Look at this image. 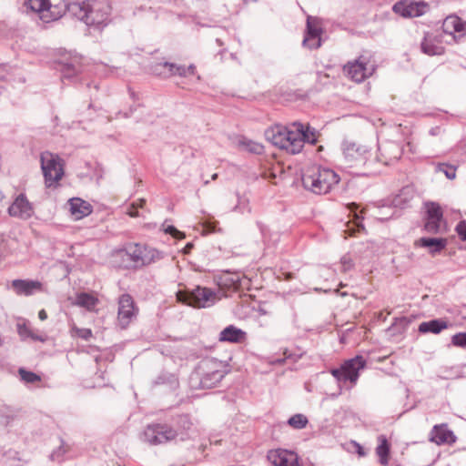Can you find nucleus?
I'll use <instances>...</instances> for the list:
<instances>
[{
	"instance_id": "obj_1",
	"label": "nucleus",
	"mask_w": 466,
	"mask_h": 466,
	"mask_svg": "<svg viewBox=\"0 0 466 466\" xmlns=\"http://www.w3.org/2000/svg\"><path fill=\"white\" fill-rule=\"evenodd\" d=\"M194 437L193 424L187 416L179 418L177 428L165 423L150 424L146 427L141 441L149 445H163L173 441H185Z\"/></svg>"
},
{
	"instance_id": "obj_2",
	"label": "nucleus",
	"mask_w": 466,
	"mask_h": 466,
	"mask_svg": "<svg viewBox=\"0 0 466 466\" xmlns=\"http://www.w3.org/2000/svg\"><path fill=\"white\" fill-rule=\"evenodd\" d=\"M109 0H83L68 5L67 12L87 26L99 27L109 21Z\"/></svg>"
},
{
	"instance_id": "obj_3",
	"label": "nucleus",
	"mask_w": 466,
	"mask_h": 466,
	"mask_svg": "<svg viewBox=\"0 0 466 466\" xmlns=\"http://www.w3.org/2000/svg\"><path fill=\"white\" fill-rule=\"evenodd\" d=\"M267 139L274 146L289 153L298 154L303 148L302 124L293 123L289 127H274L266 131Z\"/></svg>"
},
{
	"instance_id": "obj_4",
	"label": "nucleus",
	"mask_w": 466,
	"mask_h": 466,
	"mask_svg": "<svg viewBox=\"0 0 466 466\" xmlns=\"http://www.w3.org/2000/svg\"><path fill=\"white\" fill-rule=\"evenodd\" d=\"M339 181V175L332 169L317 165L308 167L302 174L304 188L318 195L329 193Z\"/></svg>"
},
{
	"instance_id": "obj_5",
	"label": "nucleus",
	"mask_w": 466,
	"mask_h": 466,
	"mask_svg": "<svg viewBox=\"0 0 466 466\" xmlns=\"http://www.w3.org/2000/svg\"><path fill=\"white\" fill-rule=\"evenodd\" d=\"M25 5L46 23L61 18L68 6L66 0H25Z\"/></svg>"
},
{
	"instance_id": "obj_6",
	"label": "nucleus",
	"mask_w": 466,
	"mask_h": 466,
	"mask_svg": "<svg viewBox=\"0 0 466 466\" xmlns=\"http://www.w3.org/2000/svg\"><path fill=\"white\" fill-rule=\"evenodd\" d=\"M177 301L187 306L202 309L213 306L217 300V293L208 288L198 286L191 291L179 290L177 292Z\"/></svg>"
},
{
	"instance_id": "obj_7",
	"label": "nucleus",
	"mask_w": 466,
	"mask_h": 466,
	"mask_svg": "<svg viewBox=\"0 0 466 466\" xmlns=\"http://www.w3.org/2000/svg\"><path fill=\"white\" fill-rule=\"evenodd\" d=\"M40 160L46 186L56 187L64 176L63 160L49 151L43 152Z\"/></svg>"
},
{
	"instance_id": "obj_8",
	"label": "nucleus",
	"mask_w": 466,
	"mask_h": 466,
	"mask_svg": "<svg viewBox=\"0 0 466 466\" xmlns=\"http://www.w3.org/2000/svg\"><path fill=\"white\" fill-rule=\"evenodd\" d=\"M366 367V360L362 356L350 359L338 369L331 370L332 376L339 382L350 381L351 387L356 385L360 371Z\"/></svg>"
},
{
	"instance_id": "obj_9",
	"label": "nucleus",
	"mask_w": 466,
	"mask_h": 466,
	"mask_svg": "<svg viewBox=\"0 0 466 466\" xmlns=\"http://www.w3.org/2000/svg\"><path fill=\"white\" fill-rule=\"evenodd\" d=\"M127 255L136 266H147L164 258L163 252L155 248L134 244L127 248Z\"/></svg>"
},
{
	"instance_id": "obj_10",
	"label": "nucleus",
	"mask_w": 466,
	"mask_h": 466,
	"mask_svg": "<svg viewBox=\"0 0 466 466\" xmlns=\"http://www.w3.org/2000/svg\"><path fill=\"white\" fill-rule=\"evenodd\" d=\"M203 365L206 370L200 380L203 388L210 389L217 386L227 374L226 367L221 361L209 360Z\"/></svg>"
},
{
	"instance_id": "obj_11",
	"label": "nucleus",
	"mask_w": 466,
	"mask_h": 466,
	"mask_svg": "<svg viewBox=\"0 0 466 466\" xmlns=\"http://www.w3.org/2000/svg\"><path fill=\"white\" fill-rule=\"evenodd\" d=\"M137 309L133 298L129 294H123L118 299L117 325L121 329H127L136 319Z\"/></svg>"
},
{
	"instance_id": "obj_12",
	"label": "nucleus",
	"mask_w": 466,
	"mask_h": 466,
	"mask_svg": "<svg viewBox=\"0 0 466 466\" xmlns=\"http://www.w3.org/2000/svg\"><path fill=\"white\" fill-rule=\"evenodd\" d=\"M151 71L154 75L161 77H169L172 76H186L187 74H194L195 66L190 65L186 67L184 66H177L168 62H160L151 66Z\"/></svg>"
},
{
	"instance_id": "obj_13",
	"label": "nucleus",
	"mask_w": 466,
	"mask_h": 466,
	"mask_svg": "<svg viewBox=\"0 0 466 466\" xmlns=\"http://www.w3.org/2000/svg\"><path fill=\"white\" fill-rule=\"evenodd\" d=\"M427 7L428 5L423 1H400L393 5L392 9L403 17H418L426 12Z\"/></svg>"
},
{
	"instance_id": "obj_14",
	"label": "nucleus",
	"mask_w": 466,
	"mask_h": 466,
	"mask_svg": "<svg viewBox=\"0 0 466 466\" xmlns=\"http://www.w3.org/2000/svg\"><path fill=\"white\" fill-rule=\"evenodd\" d=\"M344 73L355 82H362L371 75L372 70L367 66V62L361 56L359 59L349 62L343 68Z\"/></svg>"
},
{
	"instance_id": "obj_15",
	"label": "nucleus",
	"mask_w": 466,
	"mask_h": 466,
	"mask_svg": "<svg viewBox=\"0 0 466 466\" xmlns=\"http://www.w3.org/2000/svg\"><path fill=\"white\" fill-rule=\"evenodd\" d=\"M267 458L273 466H299L297 454L288 450H271Z\"/></svg>"
},
{
	"instance_id": "obj_16",
	"label": "nucleus",
	"mask_w": 466,
	"mask_h": 466,
	"mask_svg": "<svg viewBox=\"0 0 466 466\" xmlns=\"http://www.w3.org/2000/svg\"><path fill=\"white\" fill-rule=\"evenodd\" d=\"M8 213L12 217L27 219L33 216L34 208L25 195L20 194L9 207Z\"/></svg>"
},
{
	"instance_id": "obj_17",
	"label": "nucleus",
	"mask_w": 466,
	"mask_h": 466,
	"mask_svg": "<svg viewBox=\"0 0 466 466\" xmlns=\"http://www.w3.org/2000/svg\"><path fill=\"white\" fill-rule=\"evenodd\" d=\"M422 53L428 56H440L444 53L442 35L426 34L420 44Z\"/></svg>"
},
{
	"instance_id": "obj_18",
	"label": "nucleus",
	"mask_w": 466,
	"mask_h": 466,
	"mask_svg": "<svg viewBox=\"0 0 466 466\" xmlns=\"http://www.w3.org/2000/svg\"><path fill=\"white\" fill-rule=\"evenodd\" d=\"M430 440L438 445L451 444L455 442L456 437L446 424H441L433 427Z\"/></svg>"
},
{
	"instance_id": "obj_19",
	"label": "nucleus",
	"mask_w": 466,
	"mask_h": 466,
	"mask_svg": "<svg viewBox=\"0 0 466 466\" xmlns=\"http://www.w3.org/2000/svg\"><path fill=\"white\" fill-rule=\"evenodd\" d=\"M12 288L17 295L30 296L42 290V283L38 280L15 279Z\"/></svg>"
},
{
	"instance_id": "obj_20",
	"label": "nucleus",
	"mask_w": 466,
	"mask_h": 466,
	"mask_svg": "<svg viewBox=\"0 0 466 466\" xmlns=\"http://www.w3.org/2000/svg\"><path fill=\"white\" fill-rule=\"evenodd\" d=\"M465 30V25L461 20L460 17L456 15L447 16L442 23V38L447 36H451L454 41H457L455 33H462Z\"/></svg>"
},
{
	"instance_id": "obj_21",
	"label": "nucleus",
	"mask_w": 466,
	"mask_h": 466,
	"mask_svg": "<svg viewBox=\"0 0 466 466\" xmlns=\"http://www.w3.org/2000/svg\"><path fill=\"white\" fill-rule=\"evenodd\" d=\"M69 210L75 219H81L92 212V206L80 198H72L68 200Z\"/></svg>"
},
{
	"instance_id": "obj_22",
	"label": "nucleus",
	"mask_w": 466,
	"mask_h": 466,
	"mask_svg": "<svg viewBox=\"0 0 466 466\" xmlns=\"http://www.w3.org/2000/svg\"><path fill=\"white\" fill-rule=\"evenodd\" d=\"M246 332L233 325L226 327L219 333V341L230 343H242L246 339Z\"/></svg>"
},
{
	"instance_id": "obj_23",
	"label": "nucleus",
	"mask_w": 466,
	"mask_h": 466,
	"mask_svg": "<svg viewBox=\"0 0 466 466\" xmlns=\"http://www.w3.org/2000/svg\"><path fill=\"white\" fill-rule=\"evenodd\" d=\"M415 245L427 248L431 255H435L445 248L447 240L442 238H420Z\"/></svg>"
},
{
	"instance_id": "obj_24",
	"label": "nucleus",
	"mask_w": 466,
	"mask_h": 466,
	"mask_svg": "<svg viewBox=\"0 0 466 466\" xmlns=\"http://www.w3.org/2000/svg\"><path fill=\"white\" fill-rule=\"evenodd\" d=\"M380 155L385 158L384 163L386 165H390L400 158L402 149L399 144L390 142L380 148Z\"/></svg>"
},
{
	"instance_id": "obj_25",
	"label": "nucleus",
	"mask_w": 466,
	"mask_h": 466,
	"mask_svg": "<svg viewBox=\"0 0 466 466\" xmlns=\"http://www.w3.org/2000/svg\"><path fill=\"white\" fill-rule=\"evenodd\" d=\"M448 328V323L442 319H432L430 321L421 322L419 326L420 333H433L439 334L441 330Z\"/></svg>"
},
{
	"instance_id": "obj_26",
	"label": "nucleus",
	"mask_w": 466,
	"mask_h": 466,
	"mask_svg": "<svg viewBox=\"0 0 466 466\" xmlns=\"http://www.w3.org/2000/svg\"><path fill=\"white\" fill-rule=\"evenodd\" d=\"M75 304L92 311L98 304V299L92 294L82 292L77 294Z\"/></svg>"
},
{
	"instance_id": "obj_27",
	"label": "nucleus",
	"mask_w": 466,
	"mask_h": 466,
	"mask_svg": "<svg viewBox=\"0 0 466 466\" xmlns=\"http://www.w3.org/2000/svg\"><path fill=\"white\" fill-rule=\"evenodd\" d=\"M237 145L240 149L254 154H261L264 148L261 144L244 137L238 138Z\"/></svg>"
},
{
	"instance_id": "obj_28",
	"label": "nucleus",
	"mask_w": 466,
	"mask_h": 466,
	"mask_svg": "<svg viewBox=\"0 0 466 466\" xmlns=\"http://www.w3.org/2000/svg\"><path fill=\"white\" fill-rule=\"evenodd\" d=\"M321 28L319 25V21L316 17L308 16L307 19V33L304 37V43H309L311 37L316 38V36L320 35Z\"/></svg>"
},
{
	"instance_id": "obj_29",
	"label": "nucleus",
	"mask_w": 466,
	"mask_h": 466,
	"mask_svg": "<svg viewBox=\"0 0 466 466\" xmlns=\"http://www.w3.org/2000/svg\"><path fill=\"white\" fill-rule=\"evenodd\" d=\"M380 444L376 448V454L380 458V462L383 466H387L389 463L390 445L385 436L380 435L379 437Z\"/></svg>"
},
{
	"instance_id": "obj_30",
	"label": "nucleus",
	"mask_w": 466,
	"mask_h": 466,
	"mask_svg": "<svg viewBox=\"0 0 466 466\" xmlns=\"http://www.w3.org/2000/svg\"><path fill=\"white\" fill-rule=\"evenodd\" d=\"M365 152V149L354 143L348 144L344 147L343 154L349 161L360 159Z\"/></svg>"
},
{
	"instance_id": "obj_31",
	"label": "nucleus",
	"mask_w": 466,
	"mask_h": 466,
	"mask_svg": "<svg viewBox=\"0 0 466 466\" xmlns=\"http://www.w3.org/2000/svg\"><path fill=\"white\" fill-rule=\"evenodd\" d=\"M17 332L22 339H31L42 342L46 340L45 336L35 334L25 323H17Z\"/></svg>"
},
{
	"instance_id": "obj_32",
	"label": "nucleus",
	"mask_w": 466,
	"mask_h": 466,
	"mask_svg": "<svg viewBox=\"0 0 466 466\" xmlns=\"http://www.w3.org/2000/svg\"><path fill=\"white\" fill-rule=\"evenodd\" d=\"M308 422L307 417L300 413L291 416L288 420L289 425L297 430L304 429Z\"/></svg>"
},
{
	"instance_id": "obj_33",
	"label": "nucleus",
	"mask_w": 466,
	"mask_h": 466,
	"mask_svg": "<svg viewBox=\"0 0 466 466\" xmlns=\"http://www.w3.org/2000/svg\"><path fill=\"white\" fill-rule=\"evenodd\" d=\"M302 131H303V137H301L302 140V146H304L305 142H308L309 144H315L318 140L317 131L315 128H312L309 126L304 127L302 124Z\"/></svg>"
},
{
	"instance_id": "obj_34",
	"label": "nucleus",
	"mask_w": 466,
	"mask_h": 466,
	"mask_svg": "<svg viewBox=\"0 0 466 466\" xmlns=\"http://www.w3.org/2000/svg\"><path fill=\"white\" fill-rule=\"evenodd\" d=\"M426 209L427 218L434 219H443L441 208L438 204L434 202L427 203Z\"/></svg>"
},
{
	"instance_id": "obj_35",
	"label": "nucleus",
	"mask_w": 466,
	"mask_h": 466,
	"mask_svg": "<svg viewBox=\"0 0 466 466\" xmlns=\"http://www.w3.org/2000/svg\"><path fill=\"white\" fill-rule=\"evenodd\" d=\"M443 219L426 218L425 230L429 233H439L441 229Z\"/></svg>"
},
{
	"instance_id": "obj_36",
	"label": "nucleus",
	"mask_w": 466,
	"mask_h": 466,
	"mask_svg": "<svg viewBox=\"0 0 466 466\" xmlns=\"http://www.w3.org/2000/svg\"><path fill=\"white\" fill-rule=\"evenodd\" d=\"M68 446L61 441L59 447L52 451L50 454V460L54 461H60L63 460L64 455L67 452Z\"/></svg>"
},
{
	"instance_id": "obj_37",
	"label": "nucleus",
	"mask_w": 466,
	"mask_h": 466,
	"mask_svg": "<svg viewBox=\"0 0 466 466\" xmlns=\"http://www.w3.org/2000/svg\"><path fill=\"white\" fill-rule=\"evenodd\" d=\"M355 219L353 224L350 226V223L346 225L347 229H345V232L348 233L350 236H353L355 233V228L358 231L364 230V226L360 223V217L355 213L354 214Z\"/></svg>"
},
{
	"instance_id": "obj_38",
	"label": "nucleus",
	"mask_w": 466,
	"mask_h": 466,
	"mask_svg": "<svg viewBox=\"0 0 466 466\" xmlns=\"http://www.w3.org/2000/svg\"><path fill=\"white\" fill-rule=\"evenodd\" d=\"M19 374L21 380L27 383H34L41 380V378L37 374L31 371H27L24 369L19 370Z\"/></svg>"
},
{
	"instance_id": "obj_39",
	"label": "nucleus",
	"mask_w": 466,
	"mask_h": 466,
	"mask_svg": "<svg viewBox=\"0 0 466 466\" xmlns=\"http://www.w3.org/2000/svg\"><path fill=\"white\" fill-rule=\"evenodd\" d=\"M438 170L444 173L449 179H453L456 177V168L452 166L441 164L438 166Z\"/></svg>"
},
{
	"instance_id": "obj_40",
	"label": "nucleus",
	"mask_w": 466,
	"mask_h": 466,
	"mask_svg": "<svg viewBox=\"0 0 466 466\" xmlns=\"http://www.w3.org/2000/svg\"><path fill=\"white\" fill-rule=\"evenodd\" d=\"M61 70H62L63 77H66V78H70V77L74 76L79 71V69L76 68L72 64H66V65H64Z\"/></svg>"
},
{
	"instance_id": "obj_41",
	"label": "nucleus",
	"mask_w": 466,
	"mask_h": 466,
	"mask_svg": "<svg viewBox=\"0 0 466 466\" xmlns=\"http://www.w3.org/2000/svg\"><path fill=\"white\" fill-rule=\"evenodd\" d=\"M72 330L74 331V333L85 339V340H88L91 337H92V330L90 329H86V328H77V327H73Z\"/></svg>"
},
{
	"instance_id": "obj_42",
	"label": "nucleus",
	"mask_w": 466,
	"mask_h": 466,
	"mask_svg": "<svg viewBox=\"0 0 466 466\" xmlns=\"http://www.w3.org/2000/svg\"><path fill=\"white\" fill-rule=\"evenodd\" d=\"M240 279L238 275L235 274H228L225 279V285L233 288L238 289L240 285Z\"/></svg>"
},
{
	"instance_id": "obj_43",
	"label": "nucleus",
	"mask_w": 466,
	"mask_h": 466,
	"mask_svg": "<svg viewBox=\"0 0 466 466\" xmlns=\"http://www.w3.org/2000/svg\"><path fill=\"white\" fill-rule=\"evenodd\" d=\"M452 344L458 347H466V332L458 333L452 336Z\"/></svg>"
},
{
	"instance_id": "obj_44",
	"label": "nucleus",
	"mask_w": 466,
	"mask_h": 466,
	"mask_svg": "<svg viewBox=\"0 0 466 466\" xmlns=\"http://www.w3.org/2000/svg\"><path fill=\"white\" fill-rule=\"evenodd\" d=\"M340 263L344 272L350 270L354 265L351 258L349 255L343 256L340 259Z\"/></svg>"
},
{
	"instance_id": "obj_45",
	"label": "nucleus",
	"mask_w": 466,
	"mask_h": 466,
	"mask_svg": "<svg viewBox=\"0 0 466 466\" xmlns=\"http://www.w3.org/2000/svg\"><path fill=\"white\" fill-rule=\"evenodd\" d=\"M165 232L166 233H168L170 235H172L174 238H185V234L179 230H177L175 227L173 226H168L166 229H165Z\"/></svg>"
},
{
	"instance_id": "obj_46",
	"label": "nucleus",
	"mask_w": 466,
	"mask_h": 466,
	"mask_svg": "<svg viewBox=\"0 0 466 466\" xmlns=\"http://www.w3.org/2000/svg\"><path fill=\"white\" fill-rule=\"evenodd\" d=\"M303 46L309 48H318L320 46V35L316 36V38L311 37L309 43H304Z\"/></svg>"
},
{
	"instance_id": "obj_47",
	"label": "nucleus",
	"mask_w": 466,
	"mask_h": 466,
	"mask_svg": "<svg viewBox=\"0 0 466 466\" xmlns=\"http://www.w3.org/2000/svg\"><path fill=\"white\" fill-rule=\"evenodd\" d=\"M456 231L462 240H466V223L460 222L456 227Z\"/></svg>"
},
{
	"instance_id": "obj_48",
	"label": "nucleus",
	"mask_w": 466,
	"mask_h": 466,
	"mask_svg": "<svg viewBox=\"0 0 466 466\" xmlns=\"http://www.w3.org/2000/svg\"><path fill=\"white\" fill-rule=\"evenodd\" d=\"M6 251V241L3 235H0V261L5 257Z\"/></svg>"
},
{
	"instance_id": "obj_49",
	"label": "nucleus",
	"mask_w": 466,
	"mask_h": 466,
	"mask_svg": "<svg viewBox=\"0 0 466 466\" xmlns=\"http://www.w3.org/2000/svg\"><path fill=\"white\" fill-rule=\"evenodd\" d=\"M127 214L130 216V217H133V218H136V217H138L139 214L136 208V204H132L131 207L129 208L128 211H127Z\"/></svg>"
},
{
	"instance_id": "obj_50",
	"label": "nucleus",
	"mask_w": 466,
	"mask_h": 466,
	"mask_svg": "<svg viewBox=\"0 0 466 466\" xmlns=\"http://www.w3.org/2000/svg\"><path fill=\"white\" fill-rule=\"evenodd\" d=\"M192 248H193V244L192 243H187L185 246V248H183V253L184 254H188L191 251Z\"/></svg>"
},
{
	"instance_id": "obj_51",
	"label": "nucleus",
	"mask_w": 466,
	"mask_h": 466,
	"mask_svg": "<svg viewBox=\"0 0 466 466\" xmlns=\"http://www.w3.org/2000/svg\"><path fill=\"white\" fill-rule=\"evenodd\" d=\"M38 318L41 319V320H45L47 318V314L46 312L45 309H41L39 312H38Z\"/></svg>"
},
{
	"instance_id": "obj_52",
	"label": "nucleus",
	"mask_w": 466,
	"mask_h": 466,
	"mask_svg": "<svg viewBox=\"0 0 466 466\" xmlns=\"http://www.w3.org/2000/svg\"><path fill=\"white\" fill-rule=\"evenodd\" d=\"M145 203H146V200L141 198L138 201L134 202L133 204H136V208H143Z\"/></svg>"
},
{
	"instance_id": "obj_53",
	"label": "nucleus",
	"mask_w": 466,
	"mask_h": 466,
	"mask_svg": "<svg viewBox=\"0 0 466 466\" xmlns=\"http://www.w3.org/2000/svg\"><path fill=\"white\" fill-rule=\"evenodd\" d=\"M5 31V25L2 22H0V35H3V34Z\"/></svg>"
},
{
	"instance_id": "obj_54",
	"label": "nucleus",
	"mask_w": 466,
	"mask_h": 466,
	"mask_svg": "<svg viewBox=\"0 0 466 466\" xmlns=\"http://www.w3.org/2000/svg\"><path fill=\"white\" fill-rule=\"evenodd\" d=\"M357 446H358V453H359V455L360 456H364L365 452H364L362 447L360 445H359V444Z\"/></svg>"
},
{
	"instance_id": "obj_55",
	"label": "nucleus",
	"mask_w": 466,
	"mask_h": 466,
	"mask_svg": "<svg viewBox=\"0 0 466 466\" xmlns=\"http://www.w3.org/2000/svg\"><path fill=\"white\" fill-rule=\"evenodd\" d=\"M350 208H357V205L355 203H351L350 206Z\"/></svg>"
},
{
	"instance_id": "obj_56",
	"label": "nucleus",
	"mask_w": 466,
	"mask_h": 466,
	"mask_svg": "<svg viewBox=\"0 0 466 466\" xmlns=\"http://www.w3.org/2000/svg\"><path fill=\"white\" fill-rule=\"evenodd\" d=\"M217 177H218V174H214V175L212 176V179H213V180H214V179H216Z\"/></svg>"
}]
</instances>
